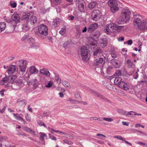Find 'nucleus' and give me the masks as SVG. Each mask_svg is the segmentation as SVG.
Returning a JSON list of instances; mask_svg holds the SVG:
<instances>
[{"label":"nucleus","instance_id":"obj_1","mask_svg":"<svg viewBox=\"0 0 147 147\" xmlns=\"http://www.w3.org/2000/svg\"><path fill=\"white\" fill-rule=\"evenodd\" d=\"M107 4L110 7V9L113 13H115L119 10V8L117 0H109Z\"/></svg>","mask_w":147,"mask_h":147},{"label":"nucleus","instance_id":"obj_2","mask_svg":"<svg viewBox=\"0 0 147 147\" xmlns=\"http://www.w3.org/2000/svg\"><path fill=\"white\" fill-rule=\"evenodd\" d=\"M11 18L12 20L10 21L11 26V28L13 27V29H15V27L17 26V24L20 22V17L17 13L14 12L12 15Z\"/></svg>","mask_w":147,"mask_h":147},{"label":"nucleus","instance_id":"obj_3","mask_svg":"<svg viewBox=\"0 0 147 147\" xmlns=\"http://www.w3.org/2000/svg\"><path fill=\"white\" fill-rule=\"evenodd\" d=\"M80 54L82 59L87 60L89 58L90 51L86 47L83 46L80 49Z\"/></svg>","mask_w":147,"mask_h":147},{"label":"nucleus","instance_id":"obj_4","mask_svg":"<svg viewBox=\"0 0 147 147\" xmlns=\"http://www.w3.org/2000/svg\"><path fill=\"white\" fill-rule=\"evenodd\" d=\"M38 32L40 35L46 36L48 34L47 27L43 24H41L38 27Z\"/></svg>","mask_w":147,"mask_h":147},{"label":"nucleus","instance_id":"obj_5","mask_svg":"<svg viewBox=\"0 0 147 147\" xmlns=\"http://www.w3.org/2000/svg\"><path fill=\"white\" fill-rule=\"evenodd\" d=\"M116 25L113 23H111L107 25L104 30L105 32L108 34H110L111 33L114 32L115 31Z\"/></svg>","mask_w":147,"mask_h":147},{"label":"nucleus","instance_id":"obj_6","mask_svg":"<svg viewBox=\"0 0 147 147\" xmlns=\"http://www.w3.org/2000/svg\"><path fill=\"white\" fill-rule=\"evenodd\" d=\"M102 16L101 12L97 9H94L92 12L91 16L92 19L93 20L97 21Z\"/></svg>","mask_w":147,"mask_h":147},{"label":"nucleus","instance_id":"obj_7","mask_svg":"<svg viewBox=\"0 0 147 147\" xmlns=\"http://www.w3.org/2000/svg\"><path fill=\"white\" fill-rule=\"evenodd\" d=\"M131 14V11L128 9L124 8L122 10L121 15L128 20L130 18Z\"/></svg>","mask_w":147,"mask_h":147},{"label":"nucleus","instance_id":"obj_8","mask_svg":"<svg viewBox=\"0 0 147 147\" xmlns=\"http://www.w3.org/2000/svg\"><path fill=\"white\" fill-rule=\"evenodd\" d=\"M78 9L81 12L85 11L86 8V5L83 0H78Z\"/></svg>","mask_w":147,"mask_h":147},{"label":"nucleus","instance_id":"obj_9","mask_svg":"<svg viewBox=\"0 0 147 147\" xmlns=\"http://www.w3.org/2000/svg\"><path fill=\"white\" fill-rule=\"evenodd\" d=\"M27 65V61L26 60H22L19 61V66L20 68V71L22 72H25Z\"/></svg>","mask_w":147,"mask_h":147},{"label":"nucleus","instance_id":"obj_10","mask_svg":"<svg viewBox=\"0 0 147 147\" xmlns=\"http://www.w3.org/2000/svg\"><path fill=\"white\" fill-rule=\"evenodd\" d=\"M16 102L18 103L19 107L21 109H24L25 107L27 104V101L24 99H22L19 98L16 101Z\"/></svg>","mask_w":147,"mask_h":147},{"label":"nucleus","instance_id":"obj_11","mask_svg":"<svg viewBox=\"0 0 147 147\" xmlns=\"http://www.w3.org/2000/svg\"><path fill=\"white\" fill-rule=\"evenodd\" d=\"M7 70L6 72L9 74H13L16 70V66L13 65H11L7 67Z\"/></svg>","mask_w":147,"mask_h":147},{"label":"nucleus","instance_id":"obj_12","mask_svg":"<svg viewBox=\"0 0 147 147\" xmlns=\"http://www.w3.org/2000/svg\"><path fill=\"white\" fill-rule=\"evenodd\" d=\"M118 85L120 88L125 91H128L129 89V85L123 81H121Z\"/></svg>","mask_w":147,"mask_h":147},{"label":"nucleus","instance_id":"obj_13","mask_svg":"<svg viewBox=\"0 0 147 147\" xmlns=\"http://www.w3.org/2000/svg\"><path fill=\"white\" fill-rule=\"evenodd\" d=\"M28 42L32 47L37 49L38 48V46L37 44L35 43V41L32 38H29L28 39Z\"/></svg>","mask_w":147,"mask_h":147},{"label":"nucleus","instance_id":"obj_14","mask_svg":"<svg viewBox=\"0 0 147 147\" xmlns=\"http://www.w3.org/2000/svg\"><path fill=\"white\" fill-rule=\"evenodd\" d=\"M13 85L16 86V88H13V89H18L23 87L24 86V84L20 80H18L17 82H14Z\"/></svg>","mask_w":147,"mask_h":147},{"label":"nucleus","instance_id":"obj_15","mask_svg":"<svg viewBox=\"0 0 147 147\" xmlns=\"http://www.w3.org/2000/svg\"><path fill=\"white\" fill-rule=\"evenodd\" d=\"M142 22L138 18H135L134 20V25L138 28H140Z\"/></svg>","mask_w":147,"mask_h":147},{"label":"nucleus","instance_id":"obj_16","mask_svg":"<svg viewBox=\"0 0 147 147\" xmlns=\"http://www.w3.org/2000/svg\"><path fill=\"white\" fill-rule=\"evenodd\" d=\"M98 28V25L97 23H94L90 25L88 28L87 31L89 32L94 31Z\"/></svg>","mask_w":147,"mask_h":147},{"label":"nucleus","instance_id":"obj_17","mask_svg":"<svg viewBox=\"0 0 147 147\" xmlns=\"http://www.w3.org/2000/svg\"><path fill=\"white\" fill-rule=\"evenodd\" d=\"M128 20L125 19L124 18L122 17L121 15V16L117 20V23L119 24H123L125 23Z\"/></svg>","mask_w":147,"mask_h":147},{"label":"nucleus","instance_id":"obj_18","mask_svg":"<svg viewBox=\"0 0 147 147\" xmlns=\"http://www.w3.org/2000/svg\"><path fill=\"white\" fill-rule=\"evenodd\" d=\"M102 51L99 48H96L94 51L93 55L94 56H99L100 54L102 53Z\"/></svg>","mask_w":147,"mask_h":147},{"label":"nucleus","instance_id":"obj_19","mask_svg":"<svg viewBox=\"0 0 147 147\" xmlns=\"http://www.w3.org/2000/svg\"><path fill=\"white\" fill-rule=\"evenodd\" d=\"M40 73L43 75H45L48 76H50V74L47 69L44 68L40 70Z\"/></svg>","mask_w":147,"mask_h":147},{"label":"nucleus","instance_id":"obj_20","mask_svg":"<svg viewBox=\"0 0 147 147\" xmlns=\"http://www.w3.org/2000/svg\"><path fill=\"white\" fill-rule=\"evenodd\" d=\"M103 59L100 57L98 59H96L94 61V64L95 65H97L100 64L102 63L103 61Z\"/></svg>","mask_w":147,"mask_h":147},{"label":"nucleus","instance_id":"obj_21","mask_svg":"<svg viewBox=\"0 0 147 147\" xmlns=\"http://www.w3.org/2000/svg\"><path fill=\"white\" fill-rule=\"evenodd\" d=\"M30 71L32 74H36L38 72V70L34 66L31 67L30 69Z\"/></svg>","mask_w":147,"mask_h":147},{"label":"nucleus","instance_id":"obj_22","mask_svg":"<svg viewBox=\"0 0 147 147\" xmlns=\"http://www.w3.org/2000/svg\"><path fill=\"white\" fill-rule=\"evenodd\" d=\"M6 27V24L4 22L0 23V33L3 31Z\"/></svg>","mask_w":147,"mask_h":147},{"label":"nucleus","instance_id":"obj_23","mask_svg":"<svg viewBox=\"0 0 147 147\" xmlns=\"http://www.w3.org/2000/svg\"><path fill=\"white\" fill-rule=\"evenodd\" d=\"M111 63L116 68L119 67L120 65L114 59H112Z\"/></svg>","mask_w":147,"mask_h":147},{"label":"nucleus","instance_id":"obj_24","mask_svg":"<svg viewBox=\"0 0 147 147\" xmlns=\"http://www.w3.org/2000/svg\"><path fill=\"white\" fill-rule=\"evenodd\" d=\"M122 79L121 77H116L114 80V83L115 85H118L121 82Z\"/></svg>","mask_w":147,"mask_h":147},{"label":"nucleus","instance_id":"obj_25","mask_svg":"<svg viewBox=\"0 0 147 147\" xmlns=\"http://www.w3.org/2000/svg\"><path fill=\"white\" fill-rule=\"evenodd\" d=\"M24 129L26 131L30 133H31L32 132L34 136H37L36 134H35L34 131L32 130L30 128L27 127H24Z\"/></svg>","mask_w":147,"mask_h":147},{"label":"nucleus","instance_id":"obj_26","mask_svg":"<svg viewBox=\"0 0 147 147\" xmlns=\"http://www.w3.org/2000/svg\"><path fill=\"white\" fill-rule=\"evenodd\" d=\"M8 79L7 76H6L0 81V84L2 86L4 85L8 82Z\"/></svg>","mask_w":147,"mask_h":147},{"label":"nucleus","instance_id":"obj_27","mask_svg":"<svg viewBox=\"0 0 147 147\" xmlns=\"http://www.w3.org/2000/svg\"><path fill=\"white\" fill-rule=\"evenodd\" d=\"M54 74L55 75L54 78L56 81L57 84H60L61 83V79L58 74L55 73H54Z\"/></svg>","mask_w":147,"mask_h":147},{"label":"nucleus","instance_id":"obj_28","mask_svg":"<svg viewBox=\"0 0 147 147\" xmlns=\"http://www.w3.org/2000/svg\"><path fill=\"white\" fill-rule=\"evenodd\" d=\"M97 3L95 1H93L90 2L88 4V7L90 9L93 8L96 5Z\"/></svg>","mask_w":147,"mask_h":147},{"label":"nucleus","instance_id":"obj_29","mask_svg":"<svg viewBox=\"0 0 147 147\" xmlns=\"http://www.w3.org/2000/svg\"><path fill=\"white\" fill-rule=\"evenodd\" d=\"M37 20V18L35 16H32L30 19V23L32 24H33L36 22Z\"/></svg>","mask_w":147,"mask_h":147},{"label":"nucleus","instance_id":"obj_30","mask_svg":"<svg viewBox=\"0 0 147 147\" xmlns=\"http://www.w3.org/2000/svg\"><path fill=\"white\" fill-rule=\"evenodd\" d=\"M17 76L16 75H14L9 76V82L11 83H14V82Z\"/></svg>","mask_w":147,"mask_h":147},{"label":"nucleus","instance_id":"obj_31","mask_svg":"<svg viewBox=\"0 0 147 147\" xmlns=\"http://www.w3.org/2000/svg\"><path fill=\"white\" fill-rule=\"evenodd\" d=\"M53 85V82L51 80L48 82L47 84L45 85V87L47 88H50Z\"/></svg>","mask_w":147,"mask_h":147},{"label":"nucleus","instance_id":"obj_32","mask_svg":"<svg viewBox=\"0 0 147 147\" xmlns=\"http://www.w3.org/2000/svg\"><path fill=\"white\" fill-rule=\"evenodd\" d=\"M63 85L65 87L71 88V86L69 82L66 81H64L62 82Z\"/></svg>","mask_w":147,"mask_h":147},{"label":"nucleus","instance_id":"obj_33","mask_svg":"<svg viewBox=\"0 0 147 147\" xmlns=\"http://www.w3.org/2000/svg\"><path fill=\"white\" fill-rule=\"evenodd\" d=\"M147 28V23L144 22L141 23V25L140 29L141 30H145Z\"/></svg>","mask_w":147,"mask_h":147},{"label":"nucleus","instance_id":"obj_34","mask_svg":"<svg viewBox=\"0 0 147 147\" xmlns=\"http://www.w3.org/2000/svg\"><path fill=\"white\" fill-rule=\"evenodd\" d=\"M13 115L14 117L16 119L19 121L22 120L23 121H24V119L21 117L20 116H17V114L15 113H13Z\"/></svg>","mask_w":147,"mask_h":147},{"label":"nucleus","instance_id":"obj_35","mask_svg":"<svg viewBox=\"0 0 147 147\" xmlns=\"http://www.w3.org/2000/svg\"><path fill=\"white\" fill-rule=\"evenodd\" d=\"M51 1L56 5H58L61 3V0H51Z\"/></svg>","mask_w":147,"mask_h":147},{"label":"nucleus","instance_id":"obj_36","mask_svg":"<svg viewBox=\"0 0 147 147\" xmlns=\"http://www.w3.org/2000/svg\"><path fill=\"white\" fill-rule=\"evenodd\" d=\"M107 40H103L100 43V46L101 47L104 48L107 46Z\"/></svg>","mask_w":147,"mask_h":147},{"label":"nucleus","instance_id":"obj_37","mask_svg":"<svg viewBox=\"0 0 147 147\" xmlns=\"http://www.w3.org/2000/svg\"><path fill=\"white\" fill-rule=\"evenodd\" d=\"M22 28L23 30L27 31L29 29L30 27L28 25V24L26 23L23 25Z\"/></svg>","mask_w":147,"mask_h":147},{"label":"nucleus","instance_id":"obj_38","mask_svg":"<svg viewBox=\"0 0 147 147\" xmlns=\"http://www.w3.org/2000/svg\"><path fill=\"white\" fill-rule=\"evenodd\" d=\"M66 30V28L65 27L61 28V30L59 31V33L62 35H63L65 33Z\"/></svg>","mask_w":147,"mask_h":147},{"label":"nucleus","instance_id":"obj_39","mask_svg":"<svg viewBox=\"0 0 147 147\" xmlns=\"http://www.w3.org/2000/svg\"><path fill=\"white\" fill-rule=\"evenodd\" d=\"M21 18L22 20H25L26 21H28L29 19V15L27 14L24 15L22 16Z\"/></svg>","mask_w":147,"mask_h":147},{"label":"nucleus","instance_id":"obj_40","mask_svg":"<svg viewBox=\"0 0 147 147\" xmlns=\"http://www.w3.org/2000/svg\"><path fill=\"white\" fill-rule=\"evenodd\" d=\"M38 81L36 79H34L31 81V84L34 86H36L38 84Z\"/></svg>","mask_w":147,"mask_h":147},{"label":"nucleus","instance_id":"obj_41","mask_svg":"<svg viewBox=\"0 0 147 147\" xmlns=\"http://www.w3.org/2000/svg\"><path fill=\"white\" fill-rule=\"evenodd\" d=\"M127 63L128 67H131L134 65V64L129 60H127Z\"/></svg>","mask_w":147,"mask_h":147},{"label":"nucleus","instance_id":"obj_42","mask_svg":"<svg viewBox=\"0 0 147 147\" xmlns=\"http://www.w3.org/2000/svg\"><path fill=\"white\" fill-rule=\"evenodd\" d=\"M41 135L40 137V139L41 141H43L44 140V137L47 136L46 134L45 133H41Z\"/></svg>","mask_w":147,"mask_h":147},{"label":"nucleus","instance_id":"obj_43","mask_svg":"<svg viewBox=\"0 0 147 147\" xmlns=\"http://www.w3.org/2000/svg\"><path fill=\"white\" fill-rule=\"evenodd\" d=\"M124 26H117L116 25V28H117V29L119 30L120 31H123L124 30Z\"/></svg>","mask_w":147,"mask_h":147},{"label":"nucleus","instance_id":"obj_44","mask_svg":"<svg viewBox=\"0 0 147 147\" xmlns=\"http://www.w3.org/2000/svg\"><path fill=\"white\" fill-rule=\"evenodd\" d=\"M59 24V22L57 21V20H55L53 22V26L54 27H56Z\"/></svg>","mask_w":147,"mask_h":147},{"label":"nucleus","instance_id":"obj_45","mask_svg":"<svg viewBox=\"0 0 147 147\" xmlns=\"http://www.w3.org/2000/svg\"><path fill=\"white\" fill-rule=\"evenodd\" d=\"M4 146L5 147H10L11 146L10 143L8 141H6L4 142Z\"/></svg>","mask_w":147,"mask_h":147},{"label":"nucleus","instance_id":"obj_46","mask_svg":"<svg viewBox=\"0 0 147 147\" xmlns=\"http://www.w3.org/2000/svg\"><path fill=\"white\" fill-rule=\"evenodd\" d=\"M10 6L13 8H15L16 7L17 4L14 2H10Z\"/></svg>","mask_w":147,"mask_h":147},{"label":"nucleus","instance_id":"obj_47","mask_svg":"<svg viewBox=\"0 0 147 147\" xmlns=\"http://www.w3.org/2000/svg\"><path fill=\"white\" fill-rule=\"evenodd\" d=\"M92 94L94 95V96L97 97L99 98H101L102 97L101 95L100 94H98L95 92H93Z\"/></svg>","mask_w":147,"mask_h":147},{"label":"nucleus","instance_id":"obj_48","mask_svg":"<svg viewBox=\"0 0 147 147\" xmlns=\"http://www.w3.org/2000/svg\"><path fill=\"white\" fill-rule=\"evenodd\" d=\"M104 120L109 122H111L113 121V119L111 118H106L104 117L103 118Z\"/></svg>","mask_w":147,"mask_h":147},{"label":"nucleus","instance_id":"obj_49","mask_svg":"<svg viewBox=\"0 0 147 147\" xmlns=\"http://www.w3.org/2000/svg\"><path fill=\"white\" fill-rule=\"evenodd\" d=\"M96 43V41L95 40L93 39L92 40V42H90V45L93 46L95 45Z\"/></svg>","mask_w":147,"mask_h":147},{"label":"nucleus","instance_id":"obj_50","mask_svg":"<svg viewBox=\"0 0 147 147\" xmlns=\"http://www.w3.org/2000/svg\"><path fill=\"white\" fill-rule=\"evenodd\" d=\"M112 69V67H108L106 69L105 72L108 74H109L111 70Z\"/></svg>","mask_w":147,"mask_h":147},{"label":"nucleus","instance_id":"obj_51","mask_svg":"<svg viewBox=\"0 0 147 147\" xmlns=\"http://www.w3.org/2000/svg\"><path fill=\"white\" fill-rule=\"evenodd\" d=\"M7 139V138L6 137L2 136L0 137V141H2L3 140H5Z\"/></svg>","mask_w":147,"mask_h":147},{"label":"nucleus","instance_id":"obj_52","mask_svg":"<svg viewBox=\"0 0 147 147\" xmlns=\"http://www.w3.org/2000/svg\"><path fill=\"white\" fill-rule=\"evenodd\" d=\"M114 138H117L119 140H121L123 141L124 140L123 139L122 137L121 136H114Z\"/></svg>","mask_w":147,"mask_h":147},{"label":"nucleus","instance_id":"obj_53","mask_svg":"<svg viewBox=\"0 0 147 147\" xmlns=\"http://www.w3.org/2000/svg\"><path fill=\"white\" fill-rule=\"evenodd\" d=\"M65 135L68 138H69L70 139H71L74 138V137L71 135L68 134H67Z\"/></svg>","mask_w":147,"mask_h":147},{"label":"nucleus","instance_id":"obj_54","mask_svg":"<svg viewBox=\"0 0 147 147\" xmlns=\"http://www.w3.org/2000/svg\"><path fill=\"white\" fill-rule=\"evenodd\" d=\"M49 138L51 139V140H54L55 141H56L57 140L56 138L53 136L51 137L49 136Z\"/></svg>","mask_w":147,"mask_h":147},{"label":"nucleus","instance_id":"obj_55","mask_svg":"<svg viewBox=\"0 0 147 147\" xmlns=\"http://www.w3.org/2000/svg\"><path fill=\"white\" fill-rule=\"evenodd\" d=\"M26 119L27 120V121H30V120H31L30 118V116L28 114H27L26 115Z\"/></svg>","mask_w":147,"mask_h":147},{"label":"nucleus","instance_id":"obj_56","mask_svg":"<svg viewBox=\"0 0 147 147\" xmlns=\"http://www.w3.org/2000/svg\"><path fill=\"white\" fill-rule=\"evenodd\" d=\"M117 39L119 41H123L124 40V37L123 36L119 37Z\"/></svg>","mask_w":147,"mask_h":147},{"label":"nucleus","instance_id":"obj_57","mask_svg":"<svg viewBox=\"0 0 147 147\" xmlns=\"http://www.w3.org/2000/svg\"><path fill=\"white\" fill-rule=\"evenodd\" d=\"M111 55L113 58H115L117 57V55L115 53H111Z\"/></svg>","mask_w":147,"mask_h":147},{"label":"nucleus","instance_id":"obj_58","mask_svg":"<svg viewBox=\"0 0 147 147\" xmlns=\"http://www.w3.org/2000/svg\"><path fill=\"white\" fill-rule=\"evenodd\" d=\"M115 75L117 76H120L121 75V72L119 71H117L115 73Z\"/></svg>","mask_w":147,"mask_h":147},{"label":"nucleus","instance_id":"obj_59","mask_svg":"<svg viewBox=\"0 0 147 147\" xmlns=\"http://www.w3.org/2000/svg\"><path fill=\"white\" fill-rule=\"evenodd\" d=\"M122 123L123 125H125L127 126L129 125V123L128 122L122 121Z\"/></svg>","mask_w":147,"mask_h":147},{"label":"nucleus","instance_id":"obj_60","mask_svg":"<svg viewBox=\"0 0 147 147\" xmlns=\"http://www.w3.org/2000/svg\"><path fill=\"white\" fill-rule=\"evenodd\" d=\"M137 143L139 144H141V145H144V146H147V145H146V143H143L142 142H140V141L137 142Z\"/></svg>","mask_w":147,"mask_h":147},{"label":"nucleus","instance_id":"obj_61","mask_svg":"<svg viewBox=\"0 0 147 147\" xmlns=\"http://www.w3.org/2000/svg\"><path fill=\"white\" fill-rule=\"evenodd\" d=\"M133 43L132 40H130L127 41V44L129 45H131Z\"/></svg>","mask_w":147,"mask_h":147},{"label":"nucleus","instance_id":"obj_62","mask_svg":"<svg viewBox=\"0 0 147 147\" xmlns=\"http://www.w3.org/2000/svg\"><path fill=\"white\" fill-rule=\"evenodd\" d=\"M136 130L137 132H138L140 134H142L143 135H146V133L143 131H140V130H136Z\"/></svg>","mask_w":147,"mask_h":147},{"label":"nucleus","instance_id":"obj_63","mask_svg":"<svg viewBox=\"0 0 147 147\" xmlns=\"http://www.w3.org/2000/svg\"><path fill=\"white\" fill-rule=\"evenodd\" d=\"M63 141L65 143L68 144H71V141H69V140H64Z\"/></svg>","mask_w":147,"mask_h":147},{"label":"nucleus","instance_id":"obj_64","mask_svg":"<svg viewBox=\"0 0 147 147\" xmlns=\"http://www.w3.org/2000/svg\"><path fill=\"white\" fill-rule=\"evenodd\" d=\"M75 96L76 98H78L80 97V94L79 93L77 92L75 94Z\"/></svg>","mask_w":147,"mask_h":147}]
</instances>
